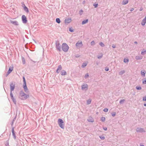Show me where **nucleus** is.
<instances>
[{
	"instance_id": "nucleus-39",
	"label": "nucleus",
	"mask_w": 146,
	"mask_h": 146,
	"mask_svg": "<svg viewBox=\"0 0 146 146\" xmlns=\"http://www.w3.org/2000/svg\"><path fill=\"white\" fill-rule=\"evenodd\" d=\"M143 100L144 101H146V96L143 98Z\"/></svg>"
},
{
	"instance_id": "nucleus-31",
	"label": "nucleus",
	"mask_w": 146,
	"mask_h": 146,
	"mask_svg": "<svg viewBox=\"0 0 146 146\" xmlns=\"http://www.w3.org/2000/svg\"><path fill=\"white\" fill-rule=\"evenodd\" d=\"M136 88L138 90H141V87H136Z\"/></svg>"
},
{
	"instance_id": "nucleus-16",
	"label": "nucleus",
	"mask_w": 146,
	"mask_h": 146,
	"mask_svg": "<svg viewBox=\"0 0 146 146\" xmlns=\"http://www.w3.org/2000/svg\"><path fill=\"white\" fill-rule=\"evenodd\" d=\"M88 121H89L91 122H94V120L93 119L92 117H90L88 119Z\"/></svg>"
},
{
	"instance_id": "nucleus-33",
	"label": "nucleus",
	"mask_w": 146,
	"mask_h": 146,
	"mask_svg": "<svg viewBox=\"0 0 146 146\" xmlns=\"http://www.w3.org/2000/svg\"><path fill=\"white\" fill-rule=\"evenodd\" d=\"M112 115L114 117V116H115L116 115V113L115 112H113V113H112Z\"/></svg>"
},
{
	"instance_id": "nucleus-7",
	"label": "nucleus",
	"mask_w": 146,
	"mask_h": 146,
	"mask_svg": "<svg viewBox=\"0 0 146 146\" xmlns=\"http://www.w3.org/2000/svg\"><path fill=\"white\" fill-rule=\"evenodd\" d=\"M72 21L71 19V18H68L66 19L65 20V23H70Z\"/></svg>"
},
{
	"instance_id": "nucleus-48",
	"label": "nucleus",
	"mask_w": 146,
	"mask_h": 146,
	"mask_svg": "<svg viewBox=\"0 0 146 146\" xmlns=\"http://www.w3.org/2000/svg\"><path fill=\"white\" fill-rule=\"evenodd\" d=\"M104 129L105 130H107V128L106 127H104Z\"/></svg>"
},
{
	"instance_id": "nucleus-9",
	"label": "nucleus",
	"mask_w": 146,
	"mask_h": 146,
	"mask_svg": "<svg viewBox=\"0 0 146 146\" xmlns=\"http://www.w3.org/2000/svg\"><path fill=\"white\" fill-rule=\"evenodd\" d=\"M61 74L62 76H65L67 74V73L64 70H62L61 72Z\"/></svg>"
},
{
	"instance_id": "nucleus-2",
	"label": "nucleus",
	"mask_w": 146,
	"mask_h": 146,
	"mask_svg": "<svg viewBox=\"0 0 146 146\" xmlns=\"http://www.w3.org/2000/svg\"><path fill=\"white\" fill-rule=\"evenodd\" d=\"M62 48L64 51L67 52L69 49V47L66 43H63L62 45Z\"/></svg>"
},
{
	"instance_id": "nucleus-5",
	"label": "nucleus",
	"mask_w": 146,
	"mask_h": 146,
	"mask_svg": "<svg viewBox=\"0 0 146 146\" xmlns=\"http://www.w3.org/2000/svg\"><path fill=\"white\" fill-rule=\"evenodd\" d=\"M13 66H11L9 67V70L8 71L6 76H7L13 70Z\"/></svg>"
},
{
	"instance_id": "nucleus-22",
	"label": "nucleus",
	"mask_w": 146,
	"mask_h": 146,
	"mask_svg": "<svg viewBox=\"0 0 146 146\" xmlns=\"http://www.w3.org/2000/svg\"><path fill=\"white\" fill-rule=\"evenodd\" d=\"M11 23H12L15 24L16 25H17V22L16 21H12V22H11Z\"/></svg>"
},
{
	"instance_id": "nucleus-10",
	"label": "nucleus",
	"mask_w": 146,
	"mask_h": 146,
	"mask_svg": "<svg viewBox=\"0 0 146 146\" xmlns=\"http://www.w3.org/2000/svg\"><path fill=\"white\" fill-rule=\"evenodd\" d=\"M82 43L81 41L79 42H77L76 44V46L78 47H80L82 46Z\"/></svg>"
},
{
	"instance_id": "nucleus-15",
	"label": "nucleus",
	"mask_w": 146,
	"mask_h": 146,
	"mask_svg": "<svg viewBox=\"0 0 146 146\" xmlns=\"http://www.w3.org/2000/svg\"><path fill=\"white\" fill-rule=\"evenodd\" d=\"M24 10L27 13H28L29 12V11L27 7L26 6H25L24 7Z\"/></svg>"
},
{
	"instance_id": "nucleus-20",
	"label": "nucleus",
	"mask_w": 146,
	"mask_h": 146,
	"mask_svg": "<svg viewBox=\"0 0 146 146\" xmlns=\"http://www.w3.org/2000/svg\"><path fill=\"white\" fill-rule=\"evenodd\" d=\"M56 21L57 23H60V20L59 18H57L56 19Z\"/></svg>"
},
{
	"instance_id": "nucleus-40",
	"label": "nucleus",
	"mask_w": 146,
	"mask_h": 146,
	"mask_svg": "<svg viewBox=\"0 0 146 146\" xmlns=\"http://www.w3.org/2000/svg\"><path fill=\"white\" fill-rule=\"evenodd\" d=\"M143 83L144 84H146V79L143 81Z\"/></svg>"
},
{
	"instance_id": "nucleus-44",
	"label": "nucleus",
	"mask_w": 146,
	"mask_h": 146,
	"mask_svg": "<svg viewBox=\"0 0 146 146\" xmlns=\"http://www.w3.org/2000/svg\"><path fill=\"white\" fill-rule=\"evenodd\" d=\"M100 138L101 139H104V138H105V137H101L100 136Z\"/></svg>"
},
{
	"instance_id": "nucleus-1",
	"label": "nucleus",
	"mask_w": 146,
	"mask_h": 146,
	"mask_svg": "<svg viewBox=\"0 0 146 146\" xmlns=\"http://www.w3.org/2000/svg\"><path fill=\"white\" fill-rule=\"evenodd\" d=\"M20 98L22 100H24L27 98L29 95L26 94L25 93L21 91L20 94Z\"/></svg>"
},
{
	"instance_id": "nucleus-43",
	"label": "nucleus",
	"mask_w": 146,
	"mask_h": 146,
	"mask_svg": "<svg viewBox=\"0 0 146 146\" xmlns=\"http://www.w3.org/2000/svg\"><path fill=\"white\" fill-rule=\"evenodd\" d=\"M105 70L106 71H108L109 69V68H105Z\"/></svg>"
},
{
	"instance_id": "nucleus-13",
	"label": "nucleus",
	"mask_w": 146,
	"mask_h": 146,
	"mask_svg": "<svg viewBox=\"0 0 146 146\" xmlns=\"http://www.w3.org/2000/svg\"><path fill=\"white\" fill-rule=\"evenodd\" d=\"M88 85L87 84L84 85H82V88L83 90H84L86 88H87Z\"/></svg>"
},
{
	"instance_id": "nucleus-14",
	"label": "nucleus",
	"mask_w": 146,
	"mask_h": 146,
	"mask_svg": "<svg viewBox=\"0 0 146 146\" xmlns=\"http://www.w3.org/2000/svg\"><path fill=\"white\" fill-rule=\"evenodd\" d=\"M128 2V0H123L122 2V4L125 5Z\"/></svg>"
},
{
	"instance_id": "nucleus-4",
	"label": "nucleus",
	"mask_w": 146,
	"mask_h": 146,
	"mask_svg": "<svg viewBox=\"0 0 146 146\" xmlns=\"http://www.w3.org/2000/svg\"><path fill=\"white\" fill-rule=\"evenodd\" d=\"M22 19L24 23H27V18L25 15H23L22 17Z\"/></svg>"
},
{
	"instance_id": "nucleus-53",
	"label": "nucleus",
	"mask_w": 146,
	"mask_h": 146,
	"mask_svg": "<svg viewBox=\"0 0 146 146\" xmlns=\"http://www.w3.org/2000/svg\"><path fill=\"white\" fill-rule=\"evenodd\" d=\"M82 11V10H81V11Z\"/></svg>"
},
{
	"instance_id": "nucleus-8",
	"label": "nucleus",
	"mask_w": 146,
	"mask_h": 146,
	"mask_svg": "<svg viewBox=\"0 0 146 146\" xmlns=\"http://www.w3.org/2000/svg\"><path fill=\"white\" fill-rule=\"evenodd\" d=\"M15 85L14 84H13V83H12L11 84L10 88H11V92L13 91L14 89L15 88Z\"/></svg>"
},
{
	"instance_id": "nucleus-23",
	"label": "nucleus",
	"mask_w": 146,
	"mask_h": 146,
	"mask_svg": "<svg viewBox=\"0 0 146 146\" xmlns=\"http://www.w3.org/2000/svg\"><path fill=\"white\" fill-rule=\"evenodd\" d=\"M101 120L102 121H104L105 120V118L104 117H102L101 118Z\"/></svg>"
},
{
	"instance_id": "nucleus-45",
	"label": "nucleus",
	"mask_w": 146,
	"mask_h": 146,
	"mask_svg": "<svg viewBox=\"0 0 146 146\" xmlns=\"http://www.w3.org/2000/svg\"><path fill=\"white\" fill-rule=\"evenodd\" d=\"M125 72V71H121V72H120V74H123V73H124Z\"/></svg>"
},
{
	"instance_id": "nucleus-11",
	"label": "nucleus",
	"mask_w": 146,
	"mask_h": 146,
	"mask_svg": "<svg viewBox=\"0 0 146 146\" xmlns=\"http://www.w3.org/2000/svg\"><path fill=\"white\" fill-rule=\"evenodd\" d=\"M62 69V67L61 65H59L58 66V67L56 70V72L57 73H59V71L61 70Z\"/></svg>"
},
{
	"instance_id": "nucleus-27",
	"label": "nucleus",
	"mask_w": 146,
	"mask_h": 146,
	"mask_svg": "<svg viewBox=\"0 0 146 146\" xmlns=\"http://www.w3.org/2000/svg\"><path fill=\"white\" fill-rule=\"evenodd\" d=\"M137 60H139L141 59L142 58L139 57V56H136L135 58Z\"/></svg>"
},
{
	"instance_id": "nucleus-3",
	"label": "nucleus",
	"mask_w": 146,
	"mask_h": 146,
	"mask_svg": "<svg viewBox=\"0 0 146 146\" xmlns=\"http://www.w3.org/2000/svg\"><path fill=\"white\" fill-rule=\"evenodd\" d=\"M58 124L60 127L64 129V122L62 120L60 119H59L58 120Z\"/></svg>"
},
{
	"instance_id": "nucleus-42",
	"label": "nucleus",
	"mask_w": 146,
	"mask_h": 146,
	"mask_svg": "<svg viewBox=\"0 0 146 146\" xmlns=\"http://www.w3.org/2000/svg\"><path fill=\"white\" fill-rule=\"evenodd\" d=\"M5 145H9V143H8V141H6Z\"/></svg>"
},
{
	"instance_id": "nucleus-50",
	"label": "nucleus",
	"mask_w": 146,
	"mask_h": 146,
	"mask_svg": "<svg viewBox=\"0 0 146 146\" xmlns=\"http://www.w3.org/2000/svg\"><path fill=\"white\" fill-rule=\"evenodd\" d=\"M135 44H137V42H135Z\"/></svg>"
},
{
	"instance_id": "nucleus-54",
	"label": "nucleus",
	"mask_w": 146,
	"mask_h": 146,
	"mask_svg": "<svg viewBox=\"0 0 146 146\" xmlns=\"http://www.w3.org/2000/svg\"><path fill=\"white\" fill-rule=\"evenodd\" d=\"M98 58H100V57H98Z\"/></svg>"
},
{
	"instance_id": "nucleus-19",
	"label": "nucleus",
	"mask_w": 146,
	"mask_h": 146,
	"mask_svg": "<svg viewBox=\"0 0 146 146\" xmlns=\"http://www.w3.org/2000/svg\"><path fill=\"white\" fill-rule=\"evenodd\" d=\"M141 74L142 75H143L144 76H145V71H141Z\"/></svg>"
},
{
	"instance_id": "nucleus-32",
	"label": "nucleus",
	"mask_w": 146,
	"mask_h": 146,
	"mask_svg": "<svg viewBox=\"0 0 146 146\" xmlns=\"http://www.w3.org/2000/svg\"><path fill=\"white\" fill-rule=\"evenodd\" d=\"M10 95H11V98L13 100H14V97H13V95L11 93V94H10Z\"/></svg>"
},
{
	"instance_id": "nucleus-17",
	"label": "nucleus",
	"mask_w": 146,
	"mask_h": 146,
	"mask_svg": "<svg viewBox=\"0 0 146 146\" xmlns=\"http://www.w3.org/2000/svg\"><path fill=\"white\" fill-rule=\"evenodd\" d=\"M137 131H140L141 132H143V129L141 128L139 129V128L137 129Z\"/></svg>"
},
{
	"instance_id": "nucleus-35",
	"label": "nucleus",
	"mask_w": 146,
	"mask_h": 146,
	"mask_svg": "<svg viewBox=\"0 0 146 146\" xmlns=\"http://www.w3.org/2000/svg\"><path fill=\"white\" fill-rule=\"evenodd\" d=\"M95 44V42H94V41H92L91 42V44L92 45H94Z\"/></svg>"
},
{
	"instance_id": "nucleus-51",
	"label": "nucleus",
	"mask_w": 146,
	"mask_h": 146,
	"mask_svg": "<svg viewBox=\"0 0 146 146\" xmlns=\"http://www.w3.org/2000/svg\"><path fill=\"white\" fill-rule=\"evenodd\" d=\"M144 106H146V104H144Z\"/></svg>"
},
{
	"instance_id": "nucleus-41",
	"label": "nucleus",
	"mask_w": 146,
	"mask_h": 146,
	"mask_svg": "<svg viewBox=\"0 0 146 146\" xmlns=\"http://www.w3.org/2000/svg\"><path fill=\"white\" fill-rule=\"evenodd\" d=\"M88 76L89 75H88V74H87L85 75V78H86L87 77H88Z\"/></svg>"
},
{
	"instance_id": "nucleus-12",
	"label": "nucleus",
	"mask_w": 146,
	"mask_h": 146,
	"mask_svg": "<svg viewBox=\"0 0 146 146\" xmlns=\"http://www.w3.org/2000/svg\"><path fill=\"white\" fill-rule=\"evenodd\" d=\"M146 23V17H145L144 19L142 20V21L141 23V24L142 25H144Z\"/></svg>"
},
{
	"instance_id": "nucleus-37",
	"label": "nucleus",
	"mask_w": 146,
	"mask_h": 146,
	"mask_svg": "<svg viewBox=\"0 0 146 146\" xmlns=\"http://www.w3.org/2000/svg\"><path fill=\"white\" fill-rule=\"evenodd\" d=\"M98 5V4L95 3L94 5V6L96 8V7Z\"/></svg>"
},
{
	"instance_id": "nucleus-49",
	"label": "nucleus",
	"mask_w": 146,
	"mask_h": 146,
	"mask_svg": "<svg viewBox=\"0 0 146 146\" xmlns=\"http://www.w3.org/2000/svg\"><path fill=\"white\" fill-rule=\"evenodd\" d=\"M142 10H143V8H142V7L140 9V11H141Z\"/></svg>"
},
{
	"instance_id": "nucleus-6",
	"label": "nucleus",
	"mask_w": 146,
	"mask_h": 146,
	"mask_svg": "<svg viewBox=\"0 0 146 146\" xmlns=\"http://www.w3.org/2000/svg\"><path fill=\"white\" fill-rule=\"evenodd\" d=\"M23 88H24L25 91L27 93L29 92L26 86V84H24L23 85Z\"/></svg>"
},
{
	"instance_id": "nucleus-29",
	"label": "nucleus",
	"mask_w": 146,
	"mask_h": 146,
	"mask_svg": "<svg viewBox=\"0 0 146 146\" xmlns=\"http://www.w3.org/2000/svg\"><path fill=\"white\" fill-rule=\"evenodd\" d=\"M146 52V51L145 50H143V51H142L141 52V54H144Z\"/></svg>"
},
{
	"instance_id": "nucleus-18",
	"label": "nucleus",
	"mask_w": 146,
	"mask_h": 146,
	"mask_svg": "<svg viewBox=\"0 0 146 146\" xmlns=\"http://www.w3.org/2000/svg\"><path fill=\"white\" fill-rule=\"evenodd\" d=\"M88 22V19H86V20H84L82 22V25L86 23H87Z\"/></svg>"
},
{
	"instance_id": "nucleus-34",
	"label": "nucleus",
	"mask_w": 146,
	"mask_h": 146,
	"mask_svg": "<svg viewBox=\"0 0 146 146\" xmlns=\"http://www.w3.org/2000/svg\"><path fill=\"white\" fill-rule=\"evenodd\" d=\"M108 109L107 108H105L104 110V111L105 112H107L108 111Z\"/></svg>"
},
{
	"instance_id": "nucleus-47",
	"label": "nucleus",
	"mask_w": 146,
	"mask_h": 146,
	"mask_svg": "<svg viewBox=\"0 0 146 146\" xmlns=\"http://www.w3.org/2000/svg\"><path fill=\"white\" fill-rule=\"evenodd\" d=\"M69 31H70L71 32H72L73 31V30H71V29H69Z\"/></svg>"
},
{
	"instance_id": "nucleus-30",
	"label": "nucleus",
	"mask_w": 146,
	"mask_h": 146,
	"mask_svg": "<svg viewBox=\"0 0 146 146\" xmlns=\"http://www.w3.org/2000/svg\"><path fill=\"white\" fill-rule=\"evenodd\" d=\"M23 81L24 82V84H26V82L25 78L24 77H23Z\"/></svg>"
},
{
	"instance_id": "nucleus-38",
	"label": "nucleus",
	"mask_w": 146,
	"mask_h": 146,
	"mask_svg": "<svg viewBox=\"0 0 146 146\" xmlns=\"http://www.w3.org/2000/svg\"><path fill=\"white\" fill-rule=\"evenodd\" d=\"M57 48L59 51H60L61 50V48L60 46L59 47H58V46H57Z\"/></svg>"
},
{
	"instance_id": "nucleus-52",
	"label": "nucleus",
	"mask_w": 146,
	"mask_h": 146,
	"mask_svg": "<svg viewBox=\"0 0 146 146\" xmlns=\"http://www.w3.org/2000/svg\"><path fill=\"white\" fill-rule=\"evenodd\" d=\"M140 146H144L143 145H140Z\"/></svg>"
},
{
	"instance_id": "nucleus-36",
	"label": "nucleus",
	"mask_w": 146,
	"mask_h": 146,
	"mask_svg": "<svg viewBox=\"0 0 146 146\" xmlns=\"http://www.w3.org/2000/svg\"><path fill=\"white\" fill-rule=\"evenodd\" d=\"M125 101V100H124V99H123V100H121L120 101V104H121L122 103V102H123L124 101Z\"/></svg>"
},
{
	"instance_id": "nucleus-24",
	"label": "nucleus",
	"mask_w": 146,
	"mask_h": 146,
	"mask_svg": "<svg viewBox=\"0 0 146 146\" xmlns=\"http://www.w3.org/2000/svg\"><path fill=\"white\" fill-rule=\"evenodd\" d=\"M129 61V60L127 59H124V62L126 63L128 62Z\"/></svg>"
},
{
	"instance_id": "nucleus-46",
	"label": "nucleus",
	"mask_w": 146,
	"mask_h": 146,
	"mask_svg": "<svg viewBox=\"0 0 146 146\" xmlns=\"http://www.w3.org/2000/svg\"><path fill=\"white\" fill-rule=\"evenodd\" d=\"M112 47L113 48H115V45H114V44H113L112 46Z\"/></svg>"
},
{
	"instance_id": "nucleus-26",
	"label": "nucleus",
	"mask_w": 146,
	"mask_h": 146,
	"mask_svg": "<svg viewBox=\"0 0 146 146\" xmlns=\"http://www.w3.org/2000/svg\"><path fill=\"white\" fill-rule=\"evenodd\" d=\"M100 44L101 46L102 47H103L104 46V44L102 42H100Z\"/></svg>"
},
{
	"instance_id": "nucleus-21",
	"label": "nucleus",
	"mask_w": 146,
	"mask_h": 146,
	"mask_svg": "<svg viewBox=\"0 0 146 146\" xmlns=\"http://www.w3.org/2000/svg\"><path fill=\"white\" fill-rule=\"evenodd\" d=\"M91 102V100L90 99H89L88 100L87 102V104H90Z\"/></svg>"
},
{
	"instance_id": "nucleus-28",
	"label": "nucleus",
	"mask_w": 146,
	"mask_h": 146,
	"mask_svg": "<svg viewBox=\"0 0 146 146\" xmlns=\"http://www.w3.org/2000/svg\"><path fill=\"white\" fill-rule=\"evenodd\" d=\"M87 65V64L86 63H84L83 64L82 67L83 68L84 67H85Z\"/></svg>"
},
{
	"instance_id": "nucleus-25",
	"label": "nucleus",
	"mask_w": 146,
	"mask_h": 146,
	"mask_svg": "<svg viewBox=\"0 0 146 146\" xmlns=\"http://www.w3.org/2000/svg\"><path fill=\"white\" fill-rule=\"evenodd\" d=\"M12 133L13 135L14 136H15V133H14V128H13L12 129Z\"/></svg>"
}]
</instances>
